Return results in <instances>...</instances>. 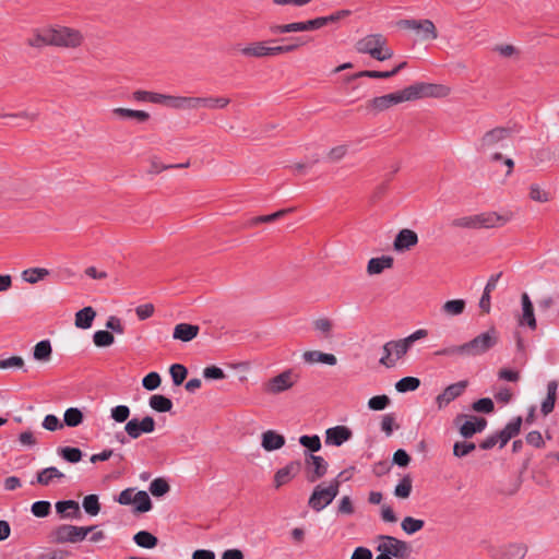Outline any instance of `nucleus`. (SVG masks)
<instances>
[{
	"label": "nucleus",
	"mask_w": 559,
	"mask_h": 559,
	"mask_svg": "<svg viewBox=\"0 0 559 559\" xmlns=\"http://www.w3.org/2000/svg\"><path fill=\"white\" fill-rule=\"evenodd\" d=\"M84 420V415L81 409L76 407H70L64 412L63 425L68 427H78Z\"/></svg>",
	"instance_id": "obj_40"
},
{
	"label": "nucleus",
	"mask_w": 559,
	"mask_h": 559,
	"mask_svg": "<svg viewBox=\"0 0 559 559\" xmlns=\"http://www.w3.org/2000/svg\"><path fill=\"white\" fill-rule=\"evenodd\" d=\"M84 511L90 515H97L100 511L98 496L91 493L84 497L82 502Z\"/></svg>",
	"instance_id": "obj_51"
},
{
	"label": "nucleus",
	"mask_w": 559,
	"mask_h": 559,
	"mask_svg": "<svg viewBox=\"0 0 559 559\" xmlns=\"http://www.w3.org/2000/svg\"><path fill=\"white\" fill-rule=\"evenodd\" d=\"M169 373L173 379L174 385L178 386L183 383L188 376V369L181 364H174L169 368Z\"/></svg>",
	"instance_id": "obj_52"
},
{
	"label": "nucleus",
	"mask_w": 559,
	"mask_h": 559,
	"mask_svg": "<svg viewBox=\"0 0 559 559\" xmlns=\"http://www.w3.org/2000/svg\"><path fill=\"white\" fill-rule=\"evenodd\" d=\"M453 424L459 427L460 435L464 439H471L477 433L471 415L459 414L455 416Z\"/></svg>",
	"instance_id": "obj_24"
},
{
	"label": "nucleus",
	"mask_w": 559,
	"mask_h": 559,
	"mask_svg": "<svg viewBox=\"0 0 559 559\" xmlns=\"http://www.w3.org/2000/svg\"><path fill=\"white\" fill-rule=\"evenodd\" d=\"M58 454L68 463H79L83 457L81 449L75 447H60L58 448Z\"/></svg>",
	"instance_id": "obj_41"
},
{
	"label": "nucleus",
	"mask_w": 559,
	"mask_h": 559,
	"mask_svg": "<svg viewBox=\"0 0 559 559\" xmlns=\"http://www.w3.org/2000/svg\"><path fill=\"white\" fill-rule=\"evenodd\" d=\"M162 378L158 372L151 371L142 379V385L147 391H154L159 388Z\"/></svg>",
	"instance_id": "obj_55"
},
{
	"label": "nucleus",
	"mask_w": 559,
	"mask_h": 559,
	"mask_svg": "<svg viewBox=\"0 0 559 559\" xmlns=\"http://www.w3.org/2000/svg\"><path fill=\"white\" fill-rule=\"evenodd\" d=\"M522 423V417L516 416L512 418L502 430L498 431V437H500V449L520 433Z\"/></svg>",
	"instance_id": "obj_21"
},
{
	"label": "nucleus",
	"mask_w": 559,
	"mask_h": 559,
	"mask_svg": "<svg viewBox=\"0 0 559 559\" xmlns=\"http://www.w3.org/2000/svg\"><path fill=\"white\" fill-rule=\"evenodd\" d=\"M401 526L406 534L412 535L424 528L425 521L413 516H406L403 519Z\"/></svg>",
	"instance_id": "obj_46"
},
{
	"label": "nucleus",
	"mask_w": 559,
	"mask_h": 559,
	"mask_svg": "<svg viewBox=\"0 0 559 559\" xmlns=\"http://www.w3.org/2000/svg\"><path fill=\"white\" fill-rule=\"evenodd\" d=\"M409 345L404 338L386 342L383 345V355L379 362L386 368H392L395 366L396 361L409 350Z\"/></svg>",
	"instance_id": "obj_10"
},
{
	"label": "nucleus",
	"mask_w": 559,
	"mask_h": 559,
	"mask_svg": "<svg viewBox=\"0 0 559 559\" xmlns=\"http://www.w3.org/2000/svg\"><path fill=\"white\" fill-rule=\"evenodd\" d=\"M31 511L36 518H46L51 512V504L49 501L39 500L32 504Z\"/></svg>",
	"instance_id": "obj_53"
},
{
	"label": "nucleus",
	"mask_w": 559,
	"mask_h": 559,
	"mask_svg": "<svg viewBox=\"0 0 559 559\" xmlns=\"http://www.w3.org/2000/svg\"><path fill=\"white\" fill-rule=\"evenodd\" d=\"M56 511L61 518H78L81 514L79 503L74 500L58 501Z\"/></svg>",
	"instance_id": "obj_29"
},
{
	"label": "nucleus",
	"mask_w": 559,
	"mask_h": 559,
	"mask_svg": "<svg viewBox=\"0 0 559 559\" xmlns=\"http://www.w3.org/2000/svg\"><path fill=\"white\" fill-rule=\"evenodd\" d=\"M521 302H522V319L520 320V324L526 323L530 329L535 330L537 326V323H536V319H535V314H534V306L526 293L522 294Z\"/></svg>",
	"instance_id": "obj_25"
},
{
	"label": "nucleus",
	"mask_w": 559,
	"mask_h": 559,
	"mask_svg": "<svg viewBox=\"0 0 559 559\" xmlns=\"http://www.w3.org/2000/svg\"><path fill=\"white\" fill-rule=\"evenodd\" d=\"M23 367H24V359L21 356H12L9 358L0 359V369H9V368L21 369Z\"/></svg>",
	"instance_id": "obj_61"
},
{
	"label": "nucleus",
	"mask_w": 559,
	"mask_h": 559,
	"mask_svg": "<svg viewBox=\"0 0 559 559\" xmlns=\"http://www.w3.org/2000/svg\"><path fill=\"white\" fill-rule=\"evenodd\" d=\"M557 389H558V383L556 380H551L548 382L547 395H546V399L543 401L542 407H540V412L544 416L549 415L555 408V404H556V400H557Z\"/></svg>",
	"instance_id": "obj_28"
},
{
	"label": "nucleus",
	"mask_w": 559,
	"mask_h": 559,
	"mask_svg": "<svg viewBox=\"0 0 559 559\" xmlns=\"http://www.w3.org/2000/svg\"><path fill=\"white\" fill-rule=\"evenodd\" d=\"M43 427L49 431H56L63 427V424L55 415H46L43 420Z\"/></svg>",
	"instance_id": "obj_64"
},
{
	"label": "nucleus",
	"mask_w": 559,
	"mask_h": 559,
	"mask_svg": "<svg viewBox=\"0 0 559 559\" xmlns=\"http://www.w3.org/2000/svg\"><path fill=\"white\" fill-rule=\"evenodd\" d=\"M112 114L122 119H135L141 123L146 122L151 117L150 114L144 110H135L122 107L114 108Z\"/></svg>",
	"instance_id": "obj_32"
},
{
	"label": "nucleus",
	"mask_w": 559,
	"mask_h": 559,
	"mask_svg": "<svg viewBox=\"0 0 559 559\" xmlns=\"http://www.w3.org/2000/svg\"><path fill=\"white\" fill-rule=\"evenodd\" d=\"M353 431L346 426H335L325 431V443L340 447L350 440Z\"/></svg>",
	"instance_id": "obj_19"
},
{
	"label": "nucleus",
	"mask_w": 559,
	"mask_h": 559,
	"mask_svg": "<svg viewBox=\"0 0 559 559\" xmlns=\"http://www.w3.org/2000/svg\"><path fill=\"white\" fill-rule=\"evenodd\" d=\"M476 449V444L471 441H456L453 444V455L457 459H463L471 454Z\"/></svg>",
	"instance_id": "obj_49"
},
{
	"label": "nucleus",
	"mask_w": 559,
	"mask_h": 559,
	"mask_svg": "<svg viewBox=\"0 0 559 559\" xmlns=\"http://www.w3.org/2000/svg\"><path fill=\"white\" fill-rule=\"evenodd\" d=\"M420 386V380L416 377H404L395 383V389L400 393H406L417 390Z\"/></svg>",
	"instance_id": "obj_44"
},
{
	"label": "nucleus",
	"mask_w": 559,
	"mask_h": 559,
	"mask_svg": "<svg viewBox=\"0 0 559 559\" xmlns=\"http://www.w3.org/2000/svg\"><path fill=\"white\" fill-rule=\"evenodd\" d=\"M93 342L97 347H108L114 344V334L108 330L96 331L93 335Z\"/></svg>",
	"instance_id": "obj_48"
},
{
	"label": "nucleus",
	"mask_w": 559,
	"mask_h": 559,
	"mask_svg": "<svg viewBox=\"0 0 559 559\" xmlns=\"http://www.w3.org/2000/svg\"><path fill=\"white\" fill-rule=\"evenodd\" d=\"M472 409L477 413L490 414L495 411V404L490 397H481L472 404Z\"/></svg>",
	"instance_id": "obj_54"
},
{
	"label": "nucleus",
	"mask_w": 559,
	"mask_h": 559,
	"mask_svg": "<svg viewBox=\"0 0 559 559\" xmlns=\"http://www.w3.org/2000/svg\"><path fill=\"white\" fill-rule=\"evenodd\" d=\"M302 358L306 362L309 364H324L329 366H334L337 362L335 355L330 353H322L320 350H307L302 354Z\"/></svg>",
	"instance_id": "obj_27"
},
{
	"label": "nucleus",
	"mask_w": 559,
	"mask_h": 559,
	"mask_svg": "<svg viewBox=\"0 0 559 559\" xmlns=\"http://www.w3.org/2000/svg\"><path fill=\"white\" fill-rule=\"evenodd\" d=\"M148 404L151 408L158 413H167L173 408V401L162 394H154L150 397Z\"/></svg>",
	"instance_id": "obj_36"
},
{
	"label": "nucleus",
	"mask_w": 559,
	"mask_h": 559,
	"mask_svg": "<svg viewBox=\"0 0 559 559\" xmlns=\"http://www.w3.org/2000/svg\"><path fill=\"white\" fill-rule=\"evenodd\" d=\"M96 317V311L93 307L87 306L83 309L79 310L75 313V326L79 329H90L93 324V321Z\"/></svg>",
	"instance_id": "obj_30"
},
{
	"label": "nucleus",
	"mask_w": 559,
	"mask_h": 559,
	"mask_svg": "<svg viewBox=\"0 0 559 559\" xmlns=\"http://www.w3.org/2000/svg\"><path fill=\"white\" fill-rule=\"evenodd\" d=\"M328 467L329 464L322 456L305 452V471L309 483L322 478L326 474Z\"/></svg>",
	"instance_id": "obj_11"
},
{
	"label": "nucleus",
	"mask_w": 559,
	"mask_h": 559,
	"mask_svg": "<svg viewBox=\"0 0 559 559\" xmlns=\"http://www.w3.org/2000/svg\"><path fill=\"white\" fill-rule=\"evenodd\" d=\"M47 275H49V271L44 267L27 269L22 273L23 280L29 284H35Z\"/></svg>",
	"instance_id": "obj_47"
},
{
	"label": "nucleus",
	"mask_w": 559,
	"mask_h": 559,
	"mask_svg": "<svg viewBox=\"0 0 559 559\" xmlns=\"http://www.w3.org/2000/svg\"><path fill=\"white\" fill-rule=\"evenodd\" d=\"M64 475L57 467L50 466L39 471L36 475V481L41 486H48L53 478H63Z\"/></svg>",
	"instance_id": "obj_37"
},
{
	"label": "nucleus",
	"mask_w": 559,
	"mask_h": 559,
	"mask_svg": "<svg viewBox=\"0 0 559 559\" xmlns=\"http://www.w3.org/2000/svg\"><path fill=\"white\" fill-rule=\"evenodd\" d=\"M355 48L359 53L369 55L378 61L389 60L393 57V49L388 46V39L382 34H369L360 38Z\"/></svg>",
	"instance_id": "obj_3"
},
{
	"label": "nucleus",
	"mask_w": 559,
	"mask_h": 559,
	"mask_svg": "<svg viewBox=\"0 0 559 559\" xmlns=\"http://www.w3.org/2000/svg\"><path fill=\"white\" fill-rule=\"evenodd\" d=\"M50 40V27L34 28L32 35L26 39V45L41 49L46 46H51Z\"/></svg>",
	"instance_id": "obj_22"
},
{
	"label": "nucleus",
	"mask_w": 559,
	"mask_h": 559,
	"mask_svg": "<svg viewBox=\"0 0 559 559\" xmlns=\"http://www.w3.org/2000/svg\"><path fill=\"white\" fill-rule=\"evenodd\" d=\"M530 198L537 202H548L549 201V194L546 191H543L538 185H531L530 187Z\"/></svg>",
	"instance_id": "obj_63"
},
{
	"label": "nucleus",
	"mask_w": 559,
	"mask_h": 559,
	"mask_svg": "<svg viewBox=\"0 0 559 559\" xmlns=\"http://www.w3.org/2000/svg\"><path fill=\"white\" fill-rule=\"evenodd\" d=\"M498 343L496 329L492 326L488 331L477 335L469 342L460 345L463 356H478L487 353Z\"/></svg>",
	"instance_id": "obj_5"
},
{
	"label": "nucleus",
	"mask_w": 559,
	"mask_h": 559,
	"mask_svg": "<svg viewBox=\"0 0 559 559\" xmlns=\"http://www.w3.org/2000/svg\"><path fill=\"white\" fill-rule=\"evenodd\" d=\"M393 262H394V260L390 255H382L380 258H372L368 262L367 272L370 275L380 274L385 269L392 267Z\"/></svg>",
	"instance_id": "obj_31"
},
{
	"label": "nucleus",
	"mask_w": 559,
	"mask_h": 559,
	"mask_svg": "<svg viewBox=\"0 0 559 559\" xmlns=\"http://www.w3.org/2000/svg\"><path fill=\"white\" fill-rule=\"evenodd\" d=\"M399 26L423 31L426 38L436 39L438 37L437 28L431 20H401Z\"/></svg>",
	"instance_id": "obj_17"
},
{
	"label": "nucleus",
	"mask_w": 559,
	"mask_h": 559,
	"mask_svg": "<svg viewBox=\"0 0 559 559\" xmlns=\"http://www.w3.org/2000/svg\"><path fill=\"white\" fill-rule=\"evenodd\" d=\"M199 331V325L179 323L174 329L173 337L181 342H190L198 336Z\"/></svg>",
	"instance_id": "obj_26"
},
{
	"label": "nucleus",
	"mask_w": 559,
	"mask_h": 559,
	"mask_svg": "<svg viewBox=\"0 0 559 559\" xmlns=\"http://www.w3.org/2000/svg\"><path fill=\"white\" fill-rule=\"evenodd\" d=\"M299 443L306 449L305 452L316 453L321 450V439L318 435H304L299 438Z\"/></svg>",
	"instance_id": "obj_43"
},
{
	"label": "nucleus",
	"mask_w": 559,
	"mask_h": 559,
	"mask_svg": "<svg viewBox=\"0 0 559 559\" xmlns=\"http://www.w3.org/2000/svg\"><path fill=\"white\" fill-rule=\"evenodd\" d=\"M169 490H170L169 484L167 483L166 479H164L162 477L153 479L150 484V492L154 497H157V498L163 497L166 493H168Z\"/></svg>",
	"instance_id": "obj_50"
},
{
	"label": "nucleus",
	"mask_w": 559,
	"mask_h": 559,
	"mask_svg": "<svg viewBox=\"0 0 559 559\" xmlns=\"http://www.w3.org/2000/svg\"><path fill=\"white\" fill-rule=\"evenodd\" d=\"M293 371L290 369L281 372L280 374L271 378L265 383V391L272 394H278L290 389L294 385L292 380Z\"/></svg>",
	"instance_id": "obj_15"
},
{
	"label": "nucleus",
	"mask_w": 559,
	"mask_h": 559,
	"mask_svg": "<svg viewBox=\"0 0 559 559\" xmlns=\"http://www.w3.org/2000/svg\"><path fill=\"white\" fill-rule=\"evenodd\" d=\"M135 513H146L152 510L153 503L148 493L144 490L138 491L134 495L133 502Z\"/></svg>",
	"instance_id": "obj_34"
},
{
	"label": "nucleus",
	"mask_w": 559,
	"mask_h": 559,
	"mask_svg": "<svg viewBox=\"0 0 559 559\" xmlns=\"http://www.w3.org/2000/svg\"><path fill=\"white\" fill-rule=\"evenodd\" d=\"M513 217L511 212L498 214L497 212H485L476 215L455 218L451 222L453 227L461 228H495L502 227Z\"/></svg>",
	"instance_id": "obj_2"
},
{
	"label": "nucleus",
	"mask_w": 559,
	"mask_h": 559,
	"mask_svg": "<svg viewBox=\"0 0 559 559\" xmlns=\"http://www.w3.org/2000/svg\"><path fill=\"white\" fill-rule=\"evenodd\" d=\"M301 462L300 461H292L284 467L277 469L274 475V487L278 489L280 487L288 484L293 478H295L299 472L301 471Z\"/></svg>",
	"instance_id": "obj_16"
},
{
	"label": "nucleus",
	"mask_w": 559,
	"mask_h": 559,
	"mask_svg": "<svg viewBox=\"0 0 559 559\" xmlns=\"http://www.w3.org/2000/svg\"><path fill=\"white\" fill-rule=\"evenodd\" d=\"M346 471H342L336 478L330 481L328 487H322V485H317L313 488V491L308 500V506L316 512H320L325 507H328L334 498L338 495L341 480L340 478Z\"/></svg>",
	"instance_id": "obj_4"
},
{
	"label": "nucleus",
	"mask_w": 559,
	"mask_h": 559,
	"mask_svg": "<svg viewBox=\"0 0 559 559\" xmlns=\"http://www.w3.org/2000/svg\"><path fill=\"white\" fill-rule=\"evenodd\" d=\"M366 108L368 110L373 111L374 114H379L381 111L389 109V104H388L384 95H382V96H377V97H373L372 99H370L367 103Z\"/></svg>",
	"instance_id": "obj_57"
},
{
	"label": "nucleus",
	"mask_w": 559,
	"mask_h": 559,
	"mask_svg": "<svg viewBox=\"0 0 559 559\" xmlns=\"http://www.w3.org/2000/svg\"><path fill=\"white\" fill-rule=\"evenodd\" d=\"M360 78L369 79H389V71L362 70L346 76V82H352Z\"/></svg>",
	"instance_id": "obj_45"
},
{
	"label": "nucleus",
	"mask_w": 559,
	"mask_h": 559,
	"mask_svg": "<svg viewBox=\"0 0 559 559\" xmlns=\"http://www.w3.org/2000/svg\"><path fill=\"white\" fill-rule=\"evenodd\" d=\"M96 527V525L75 526L70 524H62L53 530V540L58 544L80 543L84 540L91 532L95 531Z\"/></svg>",
	"instance_id": "obj_6"
},
{
	"label": "nucleus",
	"mask_w": 559,
	"mask_h": 559,
	"mask_svg": "<svg viewBox=\"0 0 559 559\" xmlns=\"http://www.w3.org/2000/svg\"><path fill=\"white\" fill-rule=\"evenodd\" d=\"M450 87L442 84L417 82L405 88L384 95L389 108L404 103L426 97H445L450 94Z\"/></svg>",
	"instance_id": "obj_1"
},
{
	"label": "nucleus",
	"mask_w": 559,
	"mask_h": 559,
	"mask_svg": "<svg viewBox=\"0 0 559 559\" xmlns=\"http://www.w3.org/2000/svg\"><path fill=\"white\" fill-rule=\"evenodd\" d=\"M203 377L207 380H222L226 374L222 368L213 365L204 368Z\"/></svg>",
	"instance_id": "obj_62"
},
{
	"label": "nucleus",
	"mask_w": 559,
	"mask_h": 559,
	"mask_svg": "<svg viewBox=\"0 0 559 559\" xmlns=\"http://www.w3.org/2000/svg\"><path fill=\"white\" fill-rule=\"evenodd\" d=\"M466 301L464 299H451L442 305V312L448 316H460L465 311Z\"/></svg>",
	"instance_id": "obj_39"
},
{
	"label": "nucleus",
	"mask_w": 559,
	"mask_h": 559,
	"mask_svg": "<svg viewBox=\"0 0 559 559\" xmlns=\"http://www.w3.org/2000/svg\"><path fill=\"white\" fill-rule=\"evenodd\" d=\"M513 130L508 127H496L487 131L480 139L478 151L492 148L501 141L511 138Z\"/></svg>",
	"instance_id": "obj_13"
},
{
	"label": "nucleus",
	"mask_w": 559,
	"mask_h": 559,
	"mask_svg": "<svg viewBox=\"0 0 559 559\" xmlns=\"http://www.w3.org/2000/svg\"><path fill=\"white\" fill-rule=\"evenodd\" d=\"M52 354V347L49 340H43L34 346L33 357L39 361H48Z\"/></svg>",
	"instance_id": "obj_38"
},
{
	"label": "nucleus",
	"mask_w": 559,
	"mask_h": 559,
	"mask_svg": "<svg viewBox=\"0 0 559 559\" xmlns=\"http://www.w3.org/2000/svg\"><path fill=\"white\" fill-rule=\"evenodd\" d=\"M294 210H295L294 207L282 209L272 214L250 217L246 222H243L242 228H252L260 224L273 223L280 218L285 217L288 213L294 212Z\"/></svg>",
	"instance_id": "obj_20"
},
{
	"label": "nucleus",
	"mask_w": 559,
	"mask_h": 559,
	"mask_svg": "<svg viewBox=\"0 0 559 559\" xmlns=\"http://www.w3.org/2000/svg\"><path fill=\"white\" fill-rule=\"evenodd\" d=\"M51 46L76 48L83 43V35L80 31L70 27H50Z\"/></svg>",
	"instance_id": "obj_8"
},
{
	"label": "nucleus",
	"mask_w": 559,
	"mask_h": 559,
	"mask_svg": "<svg viewBox=\"0 0 559 559\" xmlns=\"http://www.w3.org/2000/svg\"><path fill=\"white\" fill-rule=\"evenodd\" d=\"M176 109L189 108L195 109L199 107H205L211 109H221L225 108L230 99L227 97H186V96H176Z\"/></svg>",
	"instance_id": "obj_7"
},
{
	"label": "nucleus",
	"mask_w": 559,
	"mask_h": 559,
	"mask_svg": "<svg viewBox=\"0 0 559 559\" xmlns=\"http://www.w3.org/2000/svg\"><path fill=\"white\" fill-rule=\"evenodd\" d=\"M267 41H254L240 49V52L246 57L264 58L269 57Z\"/></svg>",
	"instance_id": "obj_33"
},
{
	"label": "nucleus",
	"mask_w": 559,
	"mask_h": 559,
	"mask_svg": "<svg viewBox=\"0 0 559 559\" xmlns=\"http://www.w3.org/2000/svg\"><path fill=\"white\" fill-rule=\"evenodd\" d=\"M261 445L267 452L275 451L285 445V438L274 430H266L262 433Z\"/></svg>",
	"instance_id": "obj_23"
},
{
	"label": "nucleus",
	"mask_w": 559,
	"mask_h": 559,
	"mask_svg": "<svg viewBox=\"0 0 559 559\" xmlns=\"http://www.w3.org/2000/svg\"><path fill=\"white\" fill-rule=\"evenodd\" d=\"M155 420L151 416H145L142 419L132 418L127 421L124 431L130 438L138 439L143 433L153 432L155 430Z\"/></svg>",
	"instance_id": "obj_12"
},
{
	"label": "nucleus",
	"mask_w": 559,
	"mask_h": 559,
	"mask_svg": "<svg viewBox=\"0 0 559 559\" xmlns=\"http://www.w3.org/2000/svg\"><path fill=\"white\" fill-rule=\"evenodd\" d=\"M411 455L404 449H399L393 454L392 464L399 467H406L411 463Z\"/></svg>",
	"instance_id": "obj_60"
},
{
	"label": "nucleus",
	"mask_w": 559,
	"mask_h": 559,
	"mask_svg": "<svg viewBox=\"0 0 559 559\" xmlns=\"http://www.w3.org/2000/svg\"><path fill=\"white\" fill-rule=\"evenodd\" d=\"M134 543L142 548L153 549L158 545V538L148 531H140L133 536Z\"/></svg>",
	"instance_id": "obj_35"
},
{
	"label": "nucleus",
	"mask_w": 559,
	"mask_h": 559,
	"mask_svg": "<svg viewBox=\"0 0 559 559\" xmlns=\"http://www.w3.org/2000/svg\"><path fill=\"white\" fill-rule=\"evenodd\" d=\"M378 538L383 543L379 544L376 550L379 552L385 551L391 558L407 559L412 554L409 544L404 540L390 535H379Z\"/></svg>",
	"instance_id": "obj_9"
},
{
	"label": "nucleus",
	"mask_w": 559,
	"mask_h": 559,
	"mask_svg": "<svg viewBox=\"0 0 559 559\" xmlns=\"http://www.w3.org/2000/svg\"><path fill=\"white\" fill-rule=\"evenodd\" d=\"M130 416V408L126 405H118L111 409V418L117 423H124Z\"/></svg>",
	"instance_id": "obj_59"
},
{
	"label": "nucleus",
	"mask_w": 559,
	"mask_h": 559,
	"mask_svg": "<svg viewBox=\"0 0 559 559\" xmlns=\"http://www.w3.org/2000/svg\"><path fill=\"white\" fill-rule=\"evenodd\" d=\"M418 243V235L408 228L401 229L393 241V248L397 252L411 250Z\"/></svg>",
	"instance_id": "obj_18"
},
{
	"label": "nucleus",
	"mask_w": 559,
	"mask_h": 559,
	"mask_svg": "<svg viewBox=\"0 0 559 559\" xmlns=\"http://www.w3.org/2000/svg\"><path fill=\"white\" fill-rule=\"evenodd\" d=\"M176 96L164 95L155 92H151L150 102L154 104H162L175 108Z\"/></svg>",
	"instance_id": "obj_58"
},
{
	"label": "nucleus",
	"mask_w": 559,
	"mask_h": 559,
	"mask_svg": "<svg viewBox=\"0 0 559 559\" xmlns=\"http://www.w3.org/2000/svg\"><path fill=\"white\" fill-rule=\"evenodd\" d=\"M468 385L467 380H461L456 383L448 385L441 394L436 397V403L441 409L449 405L452 401L461 396Z\"/></svg>",
	"instance_id": "obj_14"
},
{
	"label": "nucleus",
	"mask_w": 559,
	"mask_h": 559,
	"mask_svg": "<svg viewBox=\"0 0 559 559\" xmlns=\"http://www.w3.org/2000/svg\"><path fill=\"white\" fill-rule=\"evenodd\" d=\"M413 489V479L409 474L405 475L394 488V495L400 499H407Z\"/></svg>",
	"instance_id": "obj_42"
},
{
	"label": "nucleus",
	"mask_w": 559,
	"mask_h": 559,
	"mask_svg": "<svg viewBox=\"0 0 559 559\" xmlns=\"http://www.w3.org/2000/svg\"><path fill=\"white\" fill-rule=\"evenodd\" d=\"M390 403H391V400L388 395H385V394L374 395L369 399L368 407L372 411H383L390 405Z\"/></svg>",
	"instance_id": "obj_56"
}]
</instances>
